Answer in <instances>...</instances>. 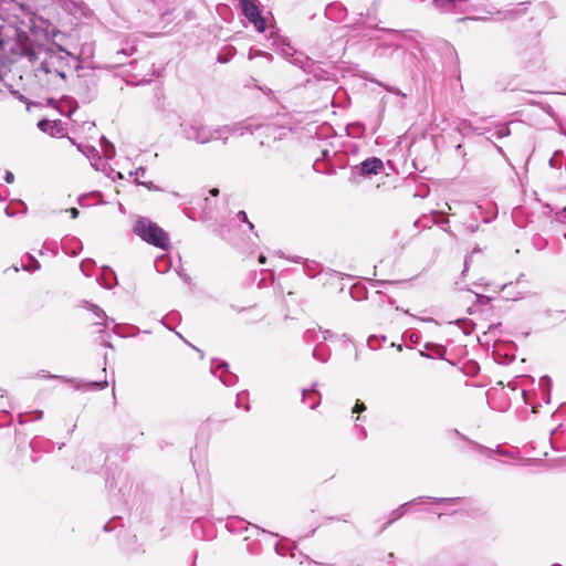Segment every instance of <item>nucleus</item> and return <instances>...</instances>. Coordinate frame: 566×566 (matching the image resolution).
Listing matches in <instances>:
<instances>
[{
  "label": "nucleus",
  "mask_w": 566,
  "mask_h": 566,
  "mask_svg": "<svg viewBox=\"0 0 566 566\" xmlns=\"http://www.w3.org/2000/svg\"><path fill=\"white\" fill-rule=\"evenodd\" d=\"M227 367H228V365L226 363H221L220 365L217 366V369L213 371V374H216L217 370L222 369V373L219 375L220 380L226 386H232L234 384L235 376H233L231 373H228L226 370Z\"/></svg>",
  "instance_id": "10"
},
{
  "label": "nucleus",
  "mask_w": 566,
  "mask_h": 566,
  "mask_svg": "<svg viewBox=\"0 0 566 566\" xmlns=\"http://www.w3.org/2000/svg\"><path fill=\"white\" fill-rule=\"evenodd\" d=\"M146 175V169L144 167H139L136 169L135 171V176H136V181L140 185H144L146 186L148 189H153V184L151 182H144V181H140L139 178H144Z\"/></svg>",
  "instance_id": "13"
},
{
  "label": "nucleus",
  "mask_w": 566,
  "mask_h": 566,
  "mask_svg": "<svg viewBox=\"0 0 566 566\" xmlns=\"http://www.w3.org/2000/svg\"><path fill=\"white\" fill-rule=\"evenodd\" d=\"M210 193H211V196L217 197L219 195V189L218 188H213V189L210 190Z\"/></svg>",
  "instance_id": "28"
},
{
  "label": "nucleus",
  "mask_w": 566,
  "mask_h": 566,
  "mask_svg": "<svg viewBox=\"0 0 566 566\" xmlns=\"http://www.w3.org/2000/svg\"><path fill=\"white\" fill-rule=\"evenodd\" d=\"M475 251H476V250H473V251L471 252V254H470V255H468V256L465 258V261H464V271H463V272H465V271L468 270L469 264H470V262L472 261L473 253H474Z\"/></svg>",
  "instance_id": "21"
},
{
  "label": "nucleus",
  "mask_w": 566,
  "mask_h": 566,
  "mask_svg": "<svg viewBox=\"0 0 566 566\" xmlns=\"http://www.w3.org/2000/svg\"><path fill=\"white\" fill-rule=\"evenodd\" d=\"M264 132L266 135H273V140L275 142L277 139V136L275 135L276 128L273 126H265Z\"/></svg>",
  "instance_id": "17"
},
{
  "label": "nucleus",
  "mask_w": 566,
  "mask_h": 566,
  "mask_svg": "<svg viewBox=\"0 0 566 566\" xmlns=\"http://www.w3.org/2000/svg\"><path fill=\"white\" fill-rule=\"evenodd\" d=\"M558 220L564 221L566 220V207L563 208L560 211L556 213Z\"/></svg>",
  "instance_id": "23"
},
{
  "label": "nucleus",
  "mask_w": 566,
  "mask_h": 566,
  "mask_svg": "<svg viewBox=\"0 0 566 566\" xmlns=\"http://www.w3.org/2000/svg\"><path fill=\"white\" fill-rule=\"evenodd\" d=\"M84 53H88V55H92V49L87 48V50H86V48H83L82 49V54H84Z\"/></svg>",
  "instance_id": "30"
},
{
  "label": "nucleus",
  "mask_w": 566,
  "mask_h": 566,
  "mask_svg": "<svg viewBox=\"0 0 566 566\" xmlns=\"http://www.w3.org/2000/svg\"><path fill=\"white\" fill-rule=\"evenodd\" d=\"M4 180L8 184H12L14 181V175L11 171H7L4 176Z\"/></svg>",
  "instance_id": "22"
},
{
  "label": "nucleus",
  "mask_w": 566,
  "mask_h": 566,
  "mask_svg": "<svg viewBox=\"0 0 566 566\" xmlns=\"http://www.w3.org/2000/svg\"><path fill=\"white\" fill-rule=\"evenodd\" d=\"M84 53H88V55H92V49L87 48V50H86V48H83L82 49V54H84Z\"/></svg>",
  "instance_id": "29"
},
{
  "label": "nucleus",
  "mask_w": 566,
  "mask_h": 566,
  "mask_svg": "<svg viewBox=\"0 0 566 566\" xmlns=\"http://www.w3.org/2000/svg\"><path fill=\"white\" fill-rule=\"evenodd\" d=\"M387 91L391 92V93H395L397 95H400V91L399 90H392V88H387Z\"/></svg>",
  "instance_id": "34"
},
{
  "label": "nucleus",
  "mask_w": 566,
  "mask_h": 566,
  "mask_svg": "<svg viewBox=\"0 0 566 566\" xmlns=\"http://www.w3.org/2000/svg\"><path fill=\"white\" fill-rule=\"evenodd\" d=\"M542 382H547V384H549V382H551L549 377H547V376L543 377V378H542Z\"/></svg>",
  "instance_id": "35"
},
{
  "label": "nucleus",
  "mask_w": 566,
  "mask_h": 566,
  "mask_svg": "<svg viewBox=\"0 0 566 566\" xmlns=\"http://www.w3.org/2000/svg\"><path fill=\"white\" fill-rule=\"evenodd\" d=\"M92 310H93V313L97 316V317H103L105 314H104V311L102 308H99L98 306L96 305H93L92 306Z\"/></svg>",
  "instance_id": "20"
},
{
  "label": "nucleus",
  "mask_w": 566,
  "mask_h": 566,
  "mask_svg": "<svg viewBox=\"0 0 566 566\" xmlns=\"http://www.w3.org/2000/svg\"><path fill=\"white\" fill-rule=\"evenodd\" d=\"M237 217H238V219H239L240 221L248 223L249 229H250L251 231L254 229L253 223H251V222L248 220V216H247L245 211H243V210L239 211V212H238V214H237Z\"/></svg>",
  "instance_id": "15"
},
{
  "label": "nucleus",
  "mask_w": 566,
  "mask_h": 566,
  "mask_svg": "<svg viewBox=\"0 0 566 566\" xmlns=\"http://www.w3.org/2000/svg\"><path fill=\"white\" fill-rule=\"evenodd\" d=\"M434 7L444 13H455L465 0H432Z\"/></svg>",
  "instance_id": "9"
},
{
  "label": "nucleus",
  "mask_w": 566,
  "mask_h": 566,
  "mask_svg": "<svg viewBox=\"0 0 566 566\" xmlns=\"http://www.w3.org/2000/svg\"><path fill=\"white\" fill-rule=\"evenodd\" d=\"M174 2L171 0H145L144 11L153 17L158 15L164 19L174 11Z\"/></svg>",
  "instance_id": "5"
},
{
  "label": "nucleus",
  "mask_w": 566,
  "mask_h": 566,
  "mask_svg": "<svg viewBox=\"0 0 566 566\" xmlns=\"http://www.w3.org/2000/svg\"><path fill=\"white\" fill-rule=\"evenodd\" d=\"M364 410H366V406L363 402L357 401L353 409V412H361Z\"/></svg>",
  "instance_id": "19"
},
{
  "label": "nucleus",
  "mask_w": 566,
  "mask_h": 566,
  "mask_svg": "<svg viewBox=\"0 0 566 566\" xmlns=\"http://www.w3.org/2000/svg\"><path fill=\"white\" fill-rule=\"evenodd\" d=\"M218 60H219L220 62H226V60H222V59H221V56H218Z\"/></svg>",
  "instance_id": "38"
},
{
  "label": "nucleus",
  "mask_w": 566,
  "mask_h": 566,
  "mask_svg": "<svg viewBox=\"0 0 566 566\" xmlns=\"http://www.w3.org/2000/svg\"><path fill=\"white\" fill-rule=\"evenodd\" d=\"M375 339V337H369L368 338V345L369 347H373V340Z\"/></svg>",
  "instance_id": "36"
},
{
  "label": "nucleus",
  "mask_w": 566,
  "mask_h": 566,
  "mask_svg": "<svg viewBox=\"0 0 566 566\" xmlns=\"http://www.w3.org/2000/svg\"><path fill=\"white\" fill-rule=\"evenodd\" d=\"M355 169L361 176L378 175L384 170V163L377 157H369L361 161L358 166H355Z\"/></svg>",
  "instance_id": "6"
},
{
  "label": "nucleus",
  "mask_w": 566,
  "mask_h": 566,
  "mask_svg": "<svg viewBox=\"0 0 566 566\" xmlns=\"http://www.w3.org/2000/svg\"><path fill=\"white\" fill-rule=\"evenodd\" d=\"M19 99H21L22 102H27V98L23 95H19Z\"/></svg>",
  "instance_id": "37"
},
{
  "label": "nucleus",
  "mask_w": 566,
  "mask_h": 566,
  "mask_svg": "<svg viewBox=\"0 0 566 566\" xmlns=\"http://www.w3.org/2000/svg\"><path fill=\"white\" fill-rule=\"evenodd\" d=\"M107 380H104V381H95V382H92L91 384V387L95 388V389H104L106 386H107Z\"/></svg>",
  "instance_id": "18"
},
{
  "label": "nucleus",
  "mask_w": 566,
  "mask_h": 566,
  "mask_svg": "<svg viewBox=\"0 0 566 566\" xmlns=\"http://www.w3.org/2000/svg\"><path fill=\"white\" fill-rule=\"evenodd\" d=\"M77 107V101L70 96H64L55 102V108L60 112V114L67 117H71L76 112Z\"/></svg>",
  "instance_id": "8"
},
{
  "label": "nucleus",
  "mask_w": 566,
  "mask_h": 566,
  "mask_svg": "<svg viewBox=\"0 0 566 566\" xmlns=\"http://www.w3.org/2000/svg\"><path fill=\"white\" fill-rule=\"evenodd\" d=\"M388 557H389L390 559H391V558H394V554H392V553H390V554L388 555Z\"/></svg>",
  "instance_id": "39"
},
{
  "label": "nucleus",
  "mask_w": 566,
  "mask_h": 566,
  "mask_svg": "<svg viewBox=\"0 0 566 566\" xmlns=\"http://www.w3.org/2000/svg\"><path fill=\"white\" fill-rule=\"evenodd\" d=\"M180 128L185 139L196 142L198 144H207L211 140L226 142L231 134L237 133L243 135V127L240 125L222 126L211 129L197 119L181 123Z\"/></svg>",
  "instance_id": "2"
},
{
  "label": "nucleus",
  "mask_w": 566,
  "mask_h": 566,
  "mask_svg": "<svg viewBox=\"0 0 566 566\" xmlns=\"http://www.w3.org/2000/svg\"><path fill=\"white\" fill-rule=\"evenodd\" d=\"M290 50H292V48L287 45V48H286V49H283V50H282V54H283V55H289V54H290V53H289V51H290Z\"/></svg>",
  "instance_id": "32"
},
{
  "label": "nucleus",
  "mask_w": 566,
  "mask_h": 566,
  "mask_svg": "<svg viewBox=\"0 0 566 566\" xmlns=\"http://www.w3.org/2000/svg\"><path fill=\"white\" fill-rule=\"evenodd\" d=\"M334 9H336V6H328L327 9H326V14L327 15L332 14Z\"/></svg>",
  "instance_id": "27"
},
{
  "label": "nucleus",
  "mask_w": 566,
  "mask_h": 566,
  "mask_svg": "<svg viewBox=\"0 0 566 566\" xmlns=\"http://www.w3.org/2000/svg\"><path fill=\"white\" fill-rule=\"evenodd\" d=\"M84 53H88V55H92V49L87 48V50H86V48H83L82 49V54H84Z\"/></svg>",
  "instance_id": "31"
},
{
  "label": "nucleus",
  "mask_w": 566,
  "mask_h": 566,
  "mask_svg": "<svg viewBox=\"0 0 566 566\" xmlns=\"http://www.w3.org/2000/svg\"><path fill=\"white\" fill-rule=\"evenodd\" d=\"M240 8L245 18L253 23L259 32H264L265 20L261 17L255 0H239Z\"/></svg>",
  "instance_id": "4"
},
{
  "label": "nucleus",
  "mask_w": 566,
  "mask_h": 566,
  "mask_svg": "<svg viewBox=\"0 0 566 566\" xmlns=\"http://www.w3.org/2000/svg\"><path fill=\"white\" fill-rule=\"evenodd\" d=\"M69 211H70V213H71L72 219L77 218V216H78V213H80V212H78V210H77L76 208H71Z\"/></svg>",
  "instance_id": "26"
},
{
  "label": "nucleus",
  "mask_w": 566,
  "mask_h": 566,
  "mask_svg": "<svg viewBox=\"0 0 566 566\" xmlns=\"http://www.w3.org/2000/svg\"><path fill=\"white\" fill-rule=\"evenodd\" d=\"M77 148H78V150H81L85 155H88V153H92V151L95 150L94 147H85V149H84L80 145H77Z\"/></svg>",
  "instance_id": "24"
},
{
  "label": "nucleus",
  "mask_w": 566,
  "mask_h": 566,
  "mask_svg": "<svg viewBox=\"0 0 566 566\" xmlns=\"http://www.w3.org/2000/svg\"><path fill=\"white\" fill-rule=\"evenodd\" d=\"M38 128L52 137H63L65 135V129L61 120L41 119L38 123Z\"/></svg>",
  "instance_id": "7"
},
{
  "label": "nucleus",
  "mask_w": 566,
  "mask_h": 566,
  "mask_svg": "<svg viewBox=\"0 0 566 566\" xmlns=\"http://www.w3.org/2000/svg\"><path fill=\"white\" fill-rule=\"evenodd\" d=\"M29 260H30L29 264H23L22 265V268L25 271H36V270L40 269V263H39V261L35 258L29 255Z\"/></svg>",
  "instance_id": "14"
},
{
  "label": "nucleus",
  "mask_w": 566,
  "mask_h": 566,
  "mask_svg": "<svg viewBox=\"0 0 566 566\" xmlns=\"http://www.w3.org/2000/svg\"><path fill=\"white\" fill-rule=\"evenodd\" d=\"M317 395L314 389L311 390H303V402L308 403V407L311 409H315L319 403V398L316 400H313L312 397Z\"/></svg>",
  "instance_id": "11"
},
{
  "label": "nucleus",
  "mask_w": 566,
  "mask_h": 566,
  "mask_svg": "<svg viewBox=\"0 0 566 566\" xmlns=\"http://www.w3.org/2000/svg\"><path fill=\"white\" fill-rule=\"evenodd\" d=\"M136 51V48L134 45L129 46V48H126V49H123V50H119L116 52V55H125V56H130L135 53Z\"/></svg>",
  "instance_id": "16"
},
{
  "label": "nucleus",
  "mask_w": 566,
  "mask_h": 566,
  "mask_svg": "<svg viewBox=\"0 0 566 566\" xmlns=\"http://www.w3.org/2000/svg\"><path fill=\"white\" fill-rule=\"evenodd\" d=\"M0 74L23 62L36 76L66 80L69 57H77L54 42L60 32L49 20L15 0H0Z\"/></svg>",
  "instance_id": "1"
},
{
  "label": "nucleus",
  "mask_w": 566,
  "mask_h": 566,
  "mask_svg": "<svg viewBox=\"0 0 566 566\" xmlns=\"http://www.w3.org/2000/svg\"><path fill=\"white\" fill-rule=\"evenodd\" d=\"M408 505V503L406 504H402V506L399 509V512H395L396 516L395 518H399L400 516H402V514L405 513V509L406 506Z\"/></svg>",
  "instance_id": "25"
},
{
  "label": "nucleus",
  "mask_w": 566,
  "mask_h": 566,
  "mask_svg": "<svg viewBox=\"0 0 566 566\" xmlns=\"http://www.w3.org/2000/svg\"><path fill=\"white\" fill-rule=\"evenodd\" d=\"M134 233L145 242L154 247L167 250L169 248V237L157 223L145 217H139L134 224Z\"/></svg>",
  "instance_id": "3"
},
{
  "label": "nucleus",
  "mask_w": 566,
  "mask_h": 566,
  "mask_svg": "<svg viewBox=\"0 0 566 566\" xmlns=\"http://www.w3.org/2000/svg\"><path fill=\"white\" fill-rule=\"evenodd\" d=\"M101 146L103 148L104 155L107 158H112L115 155L113 144L111 142H108L105 137L101 138Z\"/></svg>",
  "instance_id": "12"
},
{
  "label": "nucleus",
  "mask_w": 566,
  "mask_h": 566,
  "mask_svg": "<svg viewBox=\"0 0 566 566\" xmlns=\"http://www.w3.org/2000/svg\"><path fill=\"white\" fill-rule=\"evenodd\" d=\"M265 260H266V259H265V256H264V255H262V254H261V255L259 256V262H260L261 264H264V263H265Z\"/></svg>",
  "instance_id": "33"
}]
</instances>
